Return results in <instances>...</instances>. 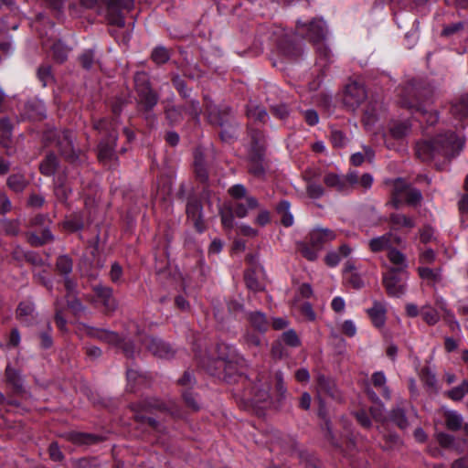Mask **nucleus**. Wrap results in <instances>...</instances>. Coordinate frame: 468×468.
Listing matches in <instances>:
<instances>
[{
	"mask_svg": "<svg viewBox=\"0 0 468 468\" xmlns=\"http://www.w3.org/2000/svg\"><path fill=\"white\" fill-rule=\"evenodd\" d=\"M372 383L376 388L382 392L383 396L387 399L390 398V392L388 388L387 387V378L382 371L375 372L372 375Z\"/></svg>",
	"mask_w": 468,
	"mask_h": 468,
	"instance_id": "obj_29",
	"label": "nucleus"
},
{
	"mask_svg": "<svg viewBox=\"0 0 468 468\" xmlns=\"http://www.w3.org/2000/svg\"><path fill=\"white\" fill-rule=\"evenodd\" d=\"M152 58L155 63L163 64L169 59V52L163 47L156 48L152 53Z\"/></svg>",
	"mask_w": 468,
	"mask_h": 468,
	"instance_id": "obj_49",
	"label": "nucleus"
},
{
	"mask_svg": "<svg viewBox=\"0 0 468 468\" xmlns=\"http://www.w3.org/2000/svg\"><path fill=\"white\" fill-rule=\"evenodd\" d=\"M80 61L81 66L84 69H90L97 62V59L95 58L93 50H91V49L85 50L80 55Z\"/></svg>",
	"mask_w": 468,
	"mask_h": 468,
	"instance_id": "obj_48",
	"label": "nucleus"
},
{
	"mask_svg": "<svg viewBox=\"0 0 468 468\" xmlns=\"http://www.w3.org/2000/svg\"><path fill=\"white\" fill-rule=\"evenodd\" d=\"M186 110L180 106H170L166 110V117L171 123H177L182 121Z\"/></svg>",
	"mask_w": 468,
	"mask_h": 468,
	"instance_id": "obj_41",
	"label": "nucleus"
},
{
	"mask_svg": "<svg viewBox=\"0 0 468 468\" xmlns=\"http://www.w3.org/2000/svg\"><path fill=\"white\" fill-rule=\"evenodd\" d=\"M250 321L260 331H264L267 327L265 315L260 312L251 313L250 314Z\"/></svg>",
	"mask_w": 468,
	"mask_h": 468,
	"instance_id": "obj_46",
	"label": "nucleus"
},
{
	"mask_svg": "<svg viewBox=\"0 0 468 468\" xmlns=\"http://www.w3.org/2000/svg\"><path fill=\"white\" fill-rule=\"evenodd\" d=\"M186 214L196 229L202 232L204 229L202 207L197 200H190L186 205Z\"/></svg>",
	"mask_w": 468,
	"mask_h": 468,
	"instance_id": "obj_13",
	"label": "nucleus"
},
{
	"mask_svg": "<svg viewBox=\"0 0 468 468\" xmlns=\"http://www.w3.org/2000/svg\"><path fill=\"white\" fill-rule=\"evenodd\" d=\"M51 49L54 58L58 62L65 61L69 52V48L61 41L55 42L52 45Z\"/></svg>",
	"mask_w": 468,
	"mask_h": 468,
	"instance_id": "obj_36",
	"label": "nucleus"
},
{
	"mask_svg": "<svg viewBox=\"0 0 468 468\" xmlns=\"http://www.w3.org/2000/svg\"><path fill=\"white\" fill-rule=\"evenodd\" d=\"M392 232H388L382 236H378L371 239L368 241V246L371 251L379 252L385 250H388L392 245Z\"/></svg>",
	"mask_w": 468,
	"mask_h": 468,
	"instance_id": "obj_22",
	"label": "nucleus"
},
{
	"mask_svg": "<svg viewBox=\"0 0 468 468\" xmlns=\"http://www.w3.org/2000/svg\"><path fill=\"white\" fill-rule=\"evenodd\" d=\"M207 111L209 122L221 127L229 122L232 117V111L227 106L218 108L210 102H207Z\"/></svg>",
	"mask_w": 468,
	"mask_h": 468,
	"instance_id": "obj_10",
	"label": "nucleus"
},
{
	"mask_svg": "<svg viewBox=\"0 0 468 468\" xmlns=\"http://www.w3.org/2000/svg\"><path fill=\"white\" fill-rule=\"evenodd\" d=\"M463 144L453 133L440 134L431 141L418 143L416 154L425 162L440 158L449 160L462 151Z\"/></svg>",
	"mask_w": 468,
	"mask_h": 468,
	"instance_id": "obj_1",
	"label": "nucleus"
},
{
	"mask_svg": "<svg viewBox=\"0 0 468 468\" xmlns=\"http://www.w3.org/2000/svg\"><path fill=\"white\" fill-rule=\"evenodd\" d=\"M229 193L233 198L237 199L238 201H239L242 198L246 199V197H249L247 195L246 187L241 184L232 186L229 189Z\"/></svg>",
	"mask_w": 468,
	"mask_h": 468,
	"instance_id": "obj_52",
	"label": "nucleus"
},
{
	"mask_svg": "<svg viewBox=\"0 0 468 468\" xmlns=\"http://www.w3.org/2000/svg\"><path fill=\"white\" fill-rule=\"evenodd\" d=\"M419 275L421 279L431 281V282H438L441 280V270L440 269H431L428 267H420L418 269Z\"/></svg>",
	"mask_w": 468,
	"mask_h": 468,
	"instance_id": "obj_37",
	"label": "nucleus"
},
{
	"mask_svg": "<svg viewBox=\"0 0 468 468\" xmlns=\"http://www.w3.org/2000/svg\"><path fill=\"white\" fill-rule=\"evenodd\" d=\"M140 407L143 411H150L152 410H157L160 411L170 410V409H168L165 405L156 400L145 401Z\"/></svg>",
	"mask_w": 468,
	"mask_h": 468,
	"instance_id": "obj_54",
	"label": "nucleus"
},
{
	"mask_svg": "<svg viewBox=\"0 0 468 468\" xmlns=\"http://www.w3.org/2000/svg\"><path fill=\"white\" fill-rule=\"evenodd\" d=\"M299 249H300L303 256L305 257L309 261H314L317 258L318 251L320 250V249H316L312 245H311V247H309L305 243L300 244Z\"/></svg>",
	"mask_w": 468,
	"mask_h": 468,
	"instance_id": "obj_53",
	"label": "nucleus"
},
{
	"mask_svg": "<svg viewBox=\"0 0 468 468\" xmlns=\"http://www.w3.org/2000/svg\"><path fill=\"white\" fill-rule=\"evenodd\" d=\"M56 266L60 274L68 276L72 271L73 262L68 255H61L58 258Z\"/></svg>",
	"mask_w": 468,
	"mask_h": 468,
	"instance_id": "obj_34",
	"label": "nucleus"
},
{
	"mask_svg": "<svg viewBox=\"0 0 468 468\" xmlns=\"http://www.w3.org/2000/svg\"><path fill=\"white\" fill-rule=\"evenodd\" d=\"M271 112L280 119H285L289 115V110L285 104L271 106Z\"/></svg>",
	"mask_w": 468,
	"mask_h": 468,
	"instance_id": "obj_62",
	"label": "nucleus"
},
{
	"mask_svg": "<svg viewBox=\"0 0 468 468\" xmlns=\"http://www.w3.org/2000/svg\"><path fill=\"white\" fill-rule=\"evenodd\" d=\"M330 139L335 147L342 148L346 145L348 138L340 130L333 129L331 131Z\"/></svg>",
	"mask_w": 468,
	"mask_h": 468,
	"instance_id": "obj_42",
	"label": "nucleus"
},
{
	"mask_svg": "<svg viewBox=\"0 0 468 468\" xmlns=\"http://www.w3.org/2000/svg\"><path fill=\"white\" fill-rule=\"evenodd\" d=\"M452 114L458 120H463L468 117V94L461 96L452 103L451 109Z\"/></svg>",
	"mask_w": 468,
	"mask_h": 468,
	"instance_id": "obj_25",
	"label": "nucleus"
},
{
	"mask_svg": "<svg viewBox=\"0 0 468 468\" xmlns=\"http://www.w3.org/2000/svg\"><path fill=\"white\" fill-rule=\"evenodd\" d=\"M410 408L409 405H406L405 402H401L395 408L390 415V418L393 422H395L400 429H406L410 423V419L412 415H415L414 410L410 408L412 414L407 415V407Z\"/></svg>",
	"mask_w": 468,
	"mask_h": 468,
	"instance_id": "obj_16",
	"label": "nucleus"
},
{
	"mask_svg": "<svg viewBox=\"0 0 468 468\" xmlns=\"http://www.w3.org/2000/svg\"><path fill=\"white\" fill-rule=\"evenodd\" d=\"M422 381H423L424 385L427 386L429 388H431L432 390H436L437 389V387H436V383H437L436 377L431 371L424 370L422 372Z\"/></svg>",
	"mask_w": 468,
	"mask_h": 468,
	"instance_id": "obj_58",
	"label": "nucleus"
},
{
	"mask_svg": "<svg viewBox=\"0 0 468 468\" xmlns=\"http://www.w3.org/2000/svg\"><path fill=\"white\" fill-rule=\"evenodd\" d=\"M27 183L25 176L20 174L12 175L7 179L8 186L16 192H21L26 187Z\"/></svg>",
	"mask_w": 468,
	"mask_h": 468,
	"instance_id": "obj_35",
	"label": "nucleus"
},
{
	"mask_svg": "<svg viewBox=\"0 0 468 468\" xmlns=\"http://www.w3.org/2000/svg\"><path fill=\"white\" fill-rule=\"evenodd\" d=\"M303 118L309 125H315L319 122L318 113L314 110H307L303 112Z\"/></svg>",
	"mask_w": 468,
	"mask_h": 468,
	"instance_id": "obj_64",
	"label": "nucleus"
},
{
	"mask_svg": "<svg viewBox=\"0 0 468 468\" xmlns=\"http://www.w3.org/2000/svg\"><path fill=\"white\" fill-rule=\"evenodd\" d=\"M251 139L254 144L255 153L250 158L249 171L256 176H263L265 172L263 165V142L259 133H251Z\"/></svg>",
	"mask_w": 468,
	"mask_h": 468,
	"instance_id": "obj_7",
	"label": "nucleus"
},
{
	"mask_svg": "<svg viewBox=\"0 0 468 468\" xmlns=\"http://www.w3.org/2000/svg\"><path fill=\"white\" fill-rule=\"evenodd\" d=\"M142 341L144 346L150 352L161 358L168 359L171 358L175 354V350L170 346V345L159 338L145 336Z\"/></svg>",
	"mask_w": 468,
	"mask_h": 468,
	"instance_id": "obj_9",
	"label": "nucleus"
},
{
	"mask_svg": "<svg viewBox=\"0 0 468 468\" xmlns=\"http://www.w3.org/2000/svg\"><path fill=\"white\" fill-rule=\"evenodd\" d=\"M431 98H416L415 96L404 95L400 100L402 107L408 108L413 112H420L423 120L429 124L433 125L439 120V113L432 109Z\"/></svg>",
	"mask_w": 468,
	"mask_h": 468,
	"instance_id": "obj_2",
	"label": "nucleus"
},
{
	"mask_svg": "<svg viewBox=\"0 0 468 468\" xmlns=\"http://www.w3.org/2000/svg\"><path fill=\"white\" fill-rule=\"evenodd\" d=\"M420 314L428 324H435L440 319L438 312L429 305L421 307Z\"/></svg>",
	"mask_w": 468,
	"mask_h": 468,
	"instance_id": "obj_38",
	"label": "nucleus"
},
{
	"mask_svg": "<svg viewBox=\"0 0 468 468\" xmlns=\"http://www.w3.org/2000/svg\"><path fill=\"white\" fill-rule=\"evenodd\" d=\"M73 133L67 131L62 133V138L58 142L61 154L71 162L77 158L73 145Z\"/></svg>",
	"mask_w": 468,
	"mask_h": 468,
	"instance_id": "obj_19",
	"label": "nucleus"
},
{
	"mask_svg": "<svg viewBox=\"0 0 468 468\" xmlns=\"http://www.w3.org/2000/svg\"><path fill=\"white\" fill-rule=\"evenodd\" d=\"M446 427L451 431H458L463 427V418L455 410H447L444 411Z\"/></svg>",
	"mask_w": 468,
	"mask_h": 468,
	"instance_id": "obj_27",
	"label": "nucleus"
},
{
	"mask_svg": "<svg viewBox=\"0 0 468 468\" xmlns=\"http://www.w3.org/2000/svg\"><path fill=\"white\" fill-rule=\"evenodd\" d=\"M6 379L16 389L20 390L23 388V378L19 371L12 368L9 365L5 369Z\"/></svg>",
	"mask_w": 468,
	"mask_h": 468,
	"instance_id": "obj_33",
	"label": "nucleus"
},
{
	"mask_svg": "<svg viewBox=\"0 0 468 468\" xmlns=\"http://www.w3.org/2000/svg\"><path fill=\"white\" fill-rule=\"evenodd\" d=\"M70 192L71 189L69 186L65 182L58 178L55 182V195L57 198L61 202H65Z\"/></svg>",
	"mask_w": 468,
	"mask_h": 468,
	"instance_id": "obj_39",
	"label": "nucleus"
},
{
	"mask_svg": "<svg viewBox=\"0 0 468 468\" xmlns=\"http://www.w3.org/2000/svg\"><path fill=\"white\" fill-rule=\"evenodd\" d=\"M247 115L251 120L264 122L267 117V112L262 107L250 105L247 110Z\"/></svg>",
	"mask_w": 468,
	"mask_h": 468,
	"instance_id": "obj_44",
	"label": "nucleus"
},
{
	"mask_svg": "<svg viewBox=\"0 0 468 468\" xmlns=\"http://www.w3.org/2000/svg\"><path fill=\"white\" fill-rule=\"evenodd\" d=\"M274 386L275 390L279 396V399H282L285 397L286 388L283 383V377L281 371H277L274 376Z\"/></svg>",
	"mask_w": 468,
	"mask_h": 468,
	"instance_id": "obj_51",
	"label": "nucleus"
},
{
	"mask_svg": "<svg viewBox=\"0 0 468 468\" xmlns=\"http://www.w3.org/2000/svg\"><path fill=\"white\" fill-rule=\"evenodd\" d=\"M410 186L401 178H396L391 182L392 199L390 203L393 207L397 209L400 207L402 200L405 197L407 190Z\"/></svg>",
	"mask_w": 468,
	"mask_h": 468,
	"instance_id": "obj_14",
	"label": "nucleus"
},
{
	"mask_svg": "<svg viewBox=\"0 0 468 468\" xmlns=\"http://www.w3.org/2000/svg\"><path fill=\"white\" fill-rule=\"evenodd\" d=\"M388 258L389 261L394 265L393 270L396 272H405V270L408 267V262L406 256L399 250L396 249H389L388 253Z\"/></svg>",
	"mask_w": 468,
	"mask_h": 468,
	"instance_id": "obj_23",
	"label": "nucleus"
},
{
	"mask_svg": "<svg viewBox=\"0 0 468 468\" xmlns=\"http://www.w3.org/2000/svg\"><path fill=\"white\" fill-rule=\"evenodd\" d=\"M309 238L310 244L321 250L324 244L335 239V233L329 229L315 228L310 232Z\"/></svg>",
	"mask_w": 468,
	"mask_h": 468,
	"instance_id": "obj_12",
	"label": "nucleus"
},
{
	"mask_svg": "<svg viewBox=\"0 0 468 468\" xmlns=\"http://www.w3.org/2000/svg\"><path fill=\"white\" fill-rule=\"evenodd\" d=\"M34 305L31 303L25 302L19 304L16 314L22 322L28 323L34 318Z\"/></svg>",
	"mask_w": 468,
	"mask_h": 468,
	"instance_id": "obj_32",
	"label": "nucleus"
},
{
	"mask_svg": "<svg viewBox=\"0 0 468 468\" xmlns=\"http://www.w3.org/2000/svg\"><path fill=\"white\" fill-rule=\"evenodd\" d=\"M386 307L383 303L375 302L373 306L367 310V314L376 327H383L386 323Z\"/></svg>",
	"mask_w": 468,
	"mask_h": 468,
	"instance_id": "obj_21",
	"label": "nucleus"
},
{
	"mask_svg": "<svg viewBox=\"0 0 468 468\" xmlns=\"http://www.w3.org/2000/svg\"><path fill=\"white\" fill-rule=\"evenodd\" d=\"M277 211L281 214V221L283 226L291 227L293 224V216L290 212V203L282 200L277 207Z\"/></svg>",
	"mask_w": 468,
	"mask_h": 468,
	"instance_id": "obj_30",
	"label": "nucleus"
},
{
	"mask_svg": "<svg viewBox=\"0 0 468 468\" xmlns=\"http://www.w3.org/2000/svg\"><path fill=\"white\" fill-rule=\"evenodd\" d=\"M201 365L203 367H205L209 374L211 375H217L218 377L221 376V371L225 372L224 378H227L229 375H230L231 368H228L227 362L222 358H217V359H202Z\"/></svg>",
	"mask_w": 468,
	"mask_h": 468,
	"instance_id": "obj_17",
	"label": "nucleus"
},
{
	"mask_svg": "<svg viewBox=\"0 0 468 468\" xmlns=\"http://www.w3.org/2000/svg\"><path fill=\"white\" fill-rule=\"evenodd\" d=\"M87 335L112 346H119L122 341L116 333L101 328L88 327Z\"/></svg>",
	"mask_w": 468,
	"mask_h": 468,
	"instance_id": "obj_15",
	"label": "nucleus"
},
{
	"mask_svg": "<svg viewBox=\"0 0 468 468\" xmlns=\"http://www.w3.org/2000/svg\"><path fill=\"white\" fill-rule=\"evenodd\" d=\"M195 166H196V172H197V175L198 176V177H200V179L202 181L207 180V175L205 168L203 167L202 158H201V156H198L197 154H196V156H195Z\"/></svg>",
	"mask_w": 468,
	"mask_h": 468,
	"instance_id": "obj_61",
	"label": "nucleus"
},
{
	"mask_svg": "<svg viewBox=\"0 0 468 468\" xmlns=\"http://www.w3.org/2000/svg\"><path fill=\"white\" fill-rule=\"evenodd\" d=\"M110 126L112 130L115 129L116 122L112 123L107 120H101L97 123H95V128L100 132L108 133L107 141H102L99 145V154L98 156L101 161H106L112 157L113 150L115 146V141L117 136L115 133L110 132Z\"/></svg>",
	"mask_w": 468,
	"mask_h": 468,
	"instance_id": "obj_4",
	"label": "nucleus"
},
{
	"mask_svg": "<svg viewBox=\"0 0 468 468\" xmlns=\"http://www.w3.org/2000/svg\"><path fill=\"white\" fill-rule=\"evenodd\" d=\"M359 180L360 177L356 171H350L347 175H346L345 181L347 192L354 188L356 186H358Z\"/></svg>",
	"mask_w": 468,
	"mask_h": 468,
	"instance_id": "obj_56",
	"label": "nucleus"
},
{
	"mask_svg": "<svg viewBox=\"0 0 468 468\" xmlns=\"http://www.w3.org/2000/svg\"><path fill=\"white\" fill-rule=\"evenodd\" d=\"M324 183L331 188L335 189L338 192L346 193V186L345 181V176H338L334 173H328L324 177Z\"/></svg>",
	"mask_w": 468,
	"mask_h": 468,
	"instance_id": "obj_26",
	"label": "nucleus"
},
{
	"mask_svg": "<svg viewBox=\"0 0 468 468\" xmlns=\"http://www.w3.org/2000/svg\"><path fill=\"white\" fill-rule=\"evenodd\" d=\"M234 210H229L228 212H222L221 213V222L225 229H231L235 226L234 221Z\"/></svg>",
	"mask_w": 468,
	"mask_h": 468,
	"instance_id": "obj_57",
	"label": "nucleus"
},
{
	"mask_svg": "<svg viewBox=\"0 0 468 468\" xmlns=\"http://www.w3.org/2000/svg\"><path fill=\"white\" fill-rule=\"evenodd\" d=\"M52 239V236H51V233L49 232V230H45L43 232V238L40 239L38 238L37 236L32 234L29 236L28 239H29V242L32 244V245H35V246H38V245H41L43 243H45L46 241H48V239Z\"/></svg>",
	"mask_w": 468,
	"mask_h": 468,
	"instance_id": "obj_63",
	"label": "nucleus"
},
{
	"mask_svg": "<svg viewBox=\"0 0 468 468\" xmlns=\"http://www.w3.org/2000/svg\"><path fill=\"white\" fill-rule=\"evenodd\" d=\"M448 397L455 401L461 400L466 394H468V380H464L458 387L453 388L448 391Z\"/></svg>",
	"mask_w": 468,
	"mask_h": 468,
	"instance_id": "obj_40",
	"label": "nucleus"
},
{
	"mask_svg": "<svg viewBox=\"0 0 468 468\" xmlns=\"http://www.w3.org/2000/svg\"><path fill=\"white\" fill-rule=\"evenodd\" d=\"M403 199L410 206H417L420 203L422 195L419 189L410 186Z\"/></svg>",
	"mask_w": 468,
	"mask_h": 468,
	"instance_id": "obj_45",
	"label": "nucleus"
},
{
	"mask_svg": "<svg viewBox=\"0 0 468 468\" xmlns=\"http://www.w3.org/2000/svg\"><path fill=\"white\" fill-rule=\"evenodd\" d=\"M37 76L42 82L43 86H47L48 83L52 80L50 67L43 66L38 69Z\"/></svg>",
	"mask_w": 468,
	"mask_h": 468,
	"instance_id": "obj_59",
	"label": "nucleus"
},
{
	"mask_svg": "<svg viewBox=\"0 0 468 468\" xmlns=\"http://www.w3.org/2000/svg\"><path fill=\"white\" fill-rule=\"evenodd\" d=\"M366 98L367 91L360 82L353 80L346 84L344 103L351 110H356Z\"/></svg>",
	"mask_w": 468,
	"mask_h": 468,
	"instance_id": "obj_8",
	"label": "nucleus"
},
{
	"mask_svg": "<svg viewBox=\"0 0 468 468\" xmlns=\"http://www.w3.org/2000/svg\"><path fill=\"white\" fill-rule=\"evenodd\" d=\"M184 399L188 407H190L194 410H197L199 409L198 399L196 395L193 393L185 390L183 392Z\"/></svg>",
	"mask_w": 468,
	"mask_h": 468,
	"instance_id": "obj_60",
	"label": "nucleus"
},
{
	"mask_svg": "<svg viewBox=\"0 0 468 468\" xmlns=\"http://www.w3.org/2000/svg\"><path fill=\"white\" fill-rule=\"evenodd\" d=\"M282 341L290 346H298L300 340L293 330H288L282 334Z\"/></svg>",
	"mask_w": 468,
	"mask_h": 468,
	"instance_id": "obj_55",
	"label": "nucleus"
},
{
	"mask_svg": "<svg viewBox=\"0 0 468 468\" xmlns=\"http://www.w3.org/2000/svg\"><path fill=\"white\" fill-rule=\"evenodd\" d=\"M134 83L140 102L146 110L152 109L157 103L158 98L149 86L147 75L144 72H137L134 76Z\"/></svg>",
	"mask_w": 468,
	"mask_h": 468,
	"instance_id": "obj_6",
	"label": "nucleus"
},
{
	"mask_svg": "<svg viewBox=\"0 0 468 468\" xmlns=\"http://www.w3.org/2000/svg\"><path fill=\"white\" fill-rule=\"evenodd\" d=\"M306 192L311 198L315 199L321 197L324 195V189L318 183L307 181Z\"/></svg>",
	"mask_w": 468,
	"mask_h": 468,
	"instance_id": "obj_47",
	"label": "nucleus"
},
{
	"mask_svg": "<svg viewBox=\"0 0 468 468\" xmlns=\"http://www.w3.org/2000/svg\"><path fill=\"white\" fill-rule=\"evenodd\" d=\"M389 220L395 229H401V228L412 229L415 227L414 219L410 217L404 215V214H400V213L391 214Z\"/></svg>",
	"mask_w": 468,
	"mask_h": 468,
	"instance_id": "obj_28",
	"label": "nucleus"
},
{
	"mask_svg": "<svg viewBox=\"0 0 468 468\" xmlns=\"http://www.w3.org/2000/svg\"><path fill=\"white\" fill-rule=\"evenodd\" d=\"M383 107L382 104L378 101H370L363 115V123L367 130L371 131L379 119L380 114L382 113Z\"/></svg>",
	"mask_w": 468,
	"mask_h": 468,
	"instance_id": "obj_11",
	"label": "nucleus"
},
{
	"mask_svg": "<svg viewBox=\"0 0 468 468\" xmlns=\"http://www.w3.org/2000/svg\"><path fill=\"white\" fill-rule=\"evenodd\" d=\"M94 291L107 312H112L116 309L117 303L112 297V290L111 288L105 286H96Z\"/></svg>",
	"mask_w": 468,
	"mask_h": 468,
	"instance_id": "obj_20",
	"label": "nucleus"
},
{
	"mask_svg": "<svg viewBox=\"0 0 468 468\" xmlns=\"http://www.w3.org/2000/svg\"><path fill=\"white\" fill-rule=\"evenodd\" d=\"M383 284L389 296L399 298L407 291V273L389 270L383 276Z\"/></svg>",
	"mask_w": 468,
	"mask_h": 468,
	"instance_id": "obj_5",
	"label": "nucleus"
},
{
	"mask_svg": "<svg viewBox=\"0 0 468 468\" xmlns=\"http://www.w3.org/2000/svg\"><path fill=\"white\" fill-rule=\"evenodd\" d=\"M245 282L247 287L254 292L261 290V284L259 282L258 279L255 276V273L251 271H248L245 273Z\"/></svg>",
	"mask_w": 468,
	"mask_h": 468,
	"instance_id": "obj_50",
	"label": "nucleus"
},
{
	"mask_svg": "<svg viewBox=\"0 0 468 468\" xmlns=\"http://www.w3.org/2000/svg\"><path fill=\"white\" fill-rule=\"evenodd\" d=\"M298 29L307 27V37L316 46L317 51L320 56H324V58H329L330 50L325 47L324 40L326 35V25L325 23L319 20H313L308 25L302 23L301 21L297 22Z\"/></svg>",
	"mask_w": 468,
	"mask_h": 468,
	"instance_id": "obj_3",
	"label": "nucleus"
},
{
	"mask_svg": "<svg viewBox=\"0 0 468 468\" xmlns=\"http://www.w3.org/2000/svg\"><path fill=\"white\" fill-rule=\"evenodd\" d=\"M58 166L57 157L53 154H48L40 164V171L43 175L50 176L54 175Z\"/></svg>",
	"mask_w": 468,
	"mask_h": 468,
	"instance_id": "obj_31",
	"label": "nucleus"
},
{
	"mask_svg": "<svg viewBox=\"0 0 468 468\" xmlns=\"http://www.w3.org/2000/svg\"><path fill=\"white\" fill-rule=\"evenodd\" d=\"M317 384L319 394H326L335 399H339L338 390L332 380L324 376H319L317 378Z\"/></svg>",
	"mask_w": 468,
	"mask_h": 468,
	"instance_id": "obj_24",
	"label": "nucleus"
},
{
	"mask_svg": "<svg viewBox=\"0 0 468 468\" xmlns=\"http://www.w3.org/2000/svg\"><path fill=\"white\" fill-rule=\"evenodd\" d=\"M260 207V203L254 197H246L245 202L237 201L233 205L234 214L237 218H244L249 211Z\"/></svg>",
	"mask_w": 468,
	"mask_h": 468,
	"instance_id": "obj_18",
	"label": "nucleus"
},
{
	"mask_svg": "<svg viewBox=\"0 0 468 468\" xmlns=\"http://www.w3.org/2000/svg\"><path fill=\"white\" fill-rule=\"evenodd\" d=\"M410 130V126L407 122H397L390 127V133L394 138L399 139L407 135Z\"/></svg>",
	"mask_w": 468,
	"mask_h": 468,
	"instance_id": "obj_43",
	"label": "nucleus"
}]
</instances>
